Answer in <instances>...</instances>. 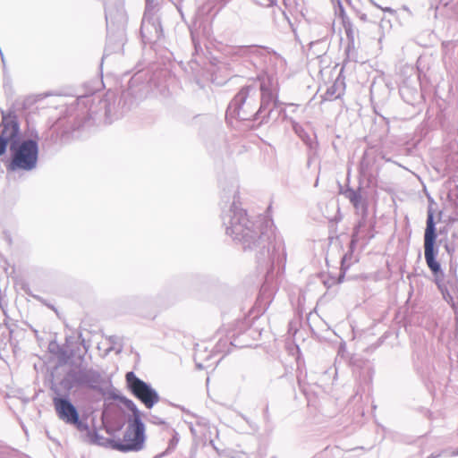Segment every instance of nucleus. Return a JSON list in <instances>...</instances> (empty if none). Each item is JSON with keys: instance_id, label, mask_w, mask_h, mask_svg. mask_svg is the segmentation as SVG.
<instances>
[{"instance_id": "1", "label": "nucleus", "mask_w": 458, "mask_h": 458, "mask_svg": "<svg viewBox=\"0 0 458 458\" xmlns=\"http://www.w3.org/2000/svg\"><path fill=\"white\" fill-rule=\"evenodd\" d=\"M12 157L7 166L9 171H30L37 166L38 144L35 140H24L11 147Z\"/></svg>"}, {"instance_id": "2", "label": "nucleus", "mask_w": 458, "mask_h": 458, "mask_svg": "<svg viewBox=\"0 0 458 458\" xmlns=\"http://www.w3.org/2000/svg\"><path fill=\"white\" fill-rule=\"evenodd\" d=\"M145 442V426L138 411L128 420L123 438L116 444V448L123 452L140 451Z\"/></svg>"}, {"instance_id": "3", "label": "nucleus", "mask_w": 458, "mask_h": 458, "mask_svg": "<svg viewBox=\"0 0 458 458\" xmlns=\"http://www.w3.org/2000/svg\"><path fill=\"white\" fill-rule=\"evenodd\" d=\"M127 388L147 408H152L159 401L157 393L147 383L137 377L134 372L130 371L125 375Z\"/></svg>"}, {"instance_id": "4", "label": "nucleus", "mask_w": 458, "mask_h": 458, "mask_svg": "<svg viewBox=\"0 0 458 458\" xmlns=\"http://www.w3.org/2000/svg\"><path fill=\"white\" fill-rule=\"evenodd\" d=\"M435 223L434 213L431 209L428 212L427 226L424 234V255L428 267L433 274H437L440 271V264L436 259L435 251Z\"/></svg>"}, {"instance_id": "5", "label": "nucleus", "mask_w": 458, "mask_h": 458, "mask_svg": "<svg viewBox=\"0 0 458 458\" xmlns=\"http://www.w3.org/2000/svg\"><path fill=\"white\" fill-rule=\"evenodd\" d=\"M55 411L58 418L66 424L73 425L80 428L81 421L76 407L68 400L62 397L53 399Z\"/></svg>"}, {"instance_id": "6", "label": "nucleus", "mask_w": 458, "mask_h": 458, "mask_svg": "<svg viewBox=\"0 0 458 458\" xmlns=\"http://www.w3.org/2000/svg\"><path fill=\"white\" fill-rule=\"evenodd\" d=\"M0 138L8 145L19 136V123L16 115L8 114L3 116L1 124Z\"/></svg>"}, {"instance_id": "7", "label": "nucleus", "mask_w": 458, "mask_h": 458, "mask_svg": "<svg viewBox=\"0 0 458 458\" xmlns=\"http://www.w3.org/2000/svg\"><path fill=\"white\" fill-rule=\"evenodd\" d=\"M345 89V84L344 81L340 79H336L332 85H330L325 94L323 95V99L325 101H333L335 99L339 98L344 95Z\"/></svg>"}, {"instance_id": "8", "label": "nucleus", "mask_w": 458, "mask_h": 458, "mask_svg": "<svg viewBox=\"0 0 458 458\" xmlns=\"http://www.w3.org/2000/svg\"><path fill=\"white\" fill-rule=\"evenodd\" d=\"M349 199H350V201L355 206L357 207L360 203V196L356 193L355 191H352L349 195Z\"/></svg>"}, {"instance_id": "9", "label": "nucleus", "mask_w": 458, "mask_h": 458, "mask_svg": "<svg viewBox=\"0 0 458 458\" xmlns=\"http://www.w3.org/2000/svg\"><path fill=\"white\" fill-rule=\"evenodd\" d=\"M7 144L0 138V157L5 152Z\"/></svg>"}, {"instance_id": "10", "label": "nucleus", "mask_w": 458, "mask_h": 458, "mask_svg": "<svg viewBox=\"0 0 458 458\" xmlns=\"http://www.w3.org/2000/svg\"><path fill=\"white\" fill-rule=\"evenodd\" d=\"M249 91H250V87H245V88L241 89L239 95L246 97L249 94Z\"/></svg>"}]
</instances>
